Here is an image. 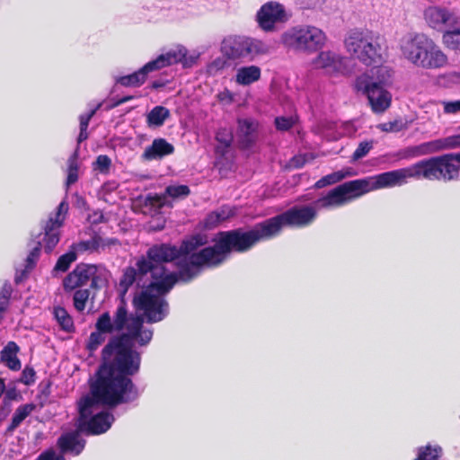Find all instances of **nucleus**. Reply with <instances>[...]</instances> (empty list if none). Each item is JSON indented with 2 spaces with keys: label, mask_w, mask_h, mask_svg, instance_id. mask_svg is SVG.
Instances as JSON below:
<instances>
[{
  "label": "nucleus",
  "mask_w": 460,
  "mask_h": 460,
  "mask_svg": "<svg viewBox=\"0 0 460 460\" xmlns=\"http://www.w3.org/2000/svg\"><path fill=\"white\" fill-rule=\"evenodd\" d=\"M137 366H134L128 357L122 355L114 362L104 363L94 379L90 382V393L77 402L79 430L86 436H97L110 429L114 416L107 411L93 414L97 406L110 409L129 403L139 397V392L132 380Z\"/></svg>",
  "instance_id": "f257e3e1"
},
{
  "label": "nucleus",
  "mask_w": 460,
  "mask_h": 460,
  "mask_svg": "<svg viewBox=\"0 0 460 460\" xmlns=\"http://www.w3.org/2000/svg\"><path fill=\"white\" fill-rule=\"evenodd\" d=\"M95 332H91L85 348L93 353L106 340V334L118 332L111 337L101 352V364L95 373H98L104 363L114 362L122 355L128 357L133 365L137 366L136 374L140 370L141 354L134 349L137 342L138 346L144 347L150 343L154 332L152 329L144 328V320L137 314H128L127 304L122 299L116 308L111 320L109 312L99 315L95 323Z\"/></svg>",
  "instance_id": "f03ea898"
},
{
  "label": "nucleus",
  "mask_w": 460,
  "mask_h": 460,
  "mask_svg": "<svg viewBox=\"0 0 460 460\" xmlns=\"http://www.w3.org/2000/svg\"><path fill=\"white\" fill-rule=\"evenodd\" d=\"M215 243L206 246L189 254H181L177 259L176 272L166 273V262H158L156 274L150 273L154 281L146 288L155 290L160 296L168 293L178 281L189 283L199 276L204 268L214 269L221 266L227 261L233 252L224 231L217 234Z\"/></svg>",
  "instance_id": "7ed1b4c3"
},
{
  "label": "nucleus",
  "mask_w": 460,
  "mask_h": 460,
  "mask_svg": "<svg viewBox=\"0 0 460 460\" xmlns=\"http://www.w3.org/2000/svg\"><path fill=\"white\" fill-rule=\"evenodd\" d=\"M316 216V209L312 206H294L283 213L255 224L249 230L238 227L224 233L233 252L244 253L259 243L279 236L285 226L302 228L311 225Z\"/></svg>",
  "instance_id": "20e7f679"
},
{
  "label": "nucleus",
  "mask_w": 460,
  "mask_h": 460,
  "mask_svg": "<svg viewBox=\"0 0 460 460\" xmlns=\"http://www.w3.org/2000/svg\"><path fill=\"white\" fill-rule=\"evenodd\" d=\"M208 243V236L204 233H196L186 236L181 240L180 246L169 243L154 244L146 252V255L139 257L135 267L128 266L123 270L119 279V288L122 293L128 292V288L135 283L139 282L148 273L156 272L158 262H172L181 254H189L191 252L205 246Z\"/></svg>",
  "instance_id": "39448f33"
},
{
  "label": "nucleus",
  "mask_w": 460,
  "mask_h": 460,
  "mask_svg": "<svg viewBox=\"0 0 460 460\" xmlns=\"http://www.w3.org/2000/svg\"><path fill=\"white\" fill-rule=\"evenodd\" d=\"M399 169L385 172L379 174L356 179L343 182L314 201L319 208H331L343 206L368 192L402 185Z\"/></svg>",
  "instance_id": "423d86ee"
},
{
  "label": "nucleus",
  "mask_w": 460,
  "mask_h": 460,
  "mask_svg": "<svg viewBox=\"0 0 460 460\" xmlns=\"http://www.w3.org/2000/svg\"><path fill=\"white\" fill-rule=\"evenodd\" d=\"M401 51L405 59L423 69H440L448 63L441 48L424 33H413L403 39Z\"/></svg>",
  "instance_id": "0eeeda50"
},
{
  "label": "nucleus",
  "mask_w": 460,
  "mask_h": 460,
  "mask_svg": "<svg viewBox=\"0 0 460 460\" xmlns=\"http://www.w3.org/2000/svg\"><path fill=\"white\" fill-rule=\"evenodd\" d=\"M454 161L460 164V153L424 159L411 166L401 168L399 172L403 184L407 182L409 178L452 181L456 179L459 173V167L454 164Z\"/></svg>",
  "instance_id": "6e6552de"
},
{
  "label": "nucleus",
  "mask_w": 460,
  "mask_h": 460,
  "mask_svg": "<svg viewBox=\"0 0 460 460\" xmlns=\"http://www.w3.org/2000/svg\"><path fill=\"white\" fill-rule=\"evenodd\" d=\"M346 49L362 64L377 66L384 60L386 40L378 32L368 30H352L344 40Z\"/></svg>",
  "instance_id": "1a4fd4ad"
},
{
  "label": "nucleus",
  "mask_w": 460,
  "mask_h": 460,
  "mask_svg": "<svg viewBox=\"0 0 460 460\" xmlns=\"http://www.w3.org/2000/svg\"><path fill=\"white\" fill-rule=\"evenodd\" d=\"M325 41V33L313 25L293 26L280 36V44L287 50L297 53H314L324 46Z\"/></svg>",
  "instance_id": "9d476101"
},
{
  "label": "nucleus",
  "mask_w": 460,
  "mask_h": 460,
  "mask_svg": "<svg viewBox=\"0 0 460 460\" xmlns=\"http://www.w3.org/2000/svg\"><path fill=\"white\" fill-rule=\"evenodd\" d=\"M269 51V46L262 40L242 35H229L221 42V52L229 60L252 62Z\"/></svg>",
  "instance_id": "9b49d317"
},
{
  "label": "nucleus",
  "mask_w": 460,
  "mask_h": 460,
  "mask_svg": "<svg viewBox=\"0 0 460 460\" xmlns=\"http://www.w3.org/2000/svg\"><path fill=\"white\" fill-rule=\"evenodd\" d=\"M355 88L367 95L372 111L375 113H383L391 105L392 95L380 83L372 81L367 75L357 77Z\"/></svg>",
  "instance_id": "f8f14e48"
},
{
  "label": "nucleus",
  "mask_w": 460,
  "mask_h": 460,
  "mask_svg": "<svg viewBox=\"0 0 460 460\" xmlns=\"http://www.w3.org/2000/svg\"><path fill=\"white\" fill-rule=\"evenodd\" d=\"M152 291L146 288L133 298L135 308L143 312L141 316H145L149 323L162 321L166 316L168 307L167 302L159 294H152Z\"/></svg>",
  "instance_id": "ddd939ff"
},
{
  "label": "nucleus",
  "mask_w": 460,
  "mask_h": 460,
  "mask_svg": "<svg viewBox=\"0 0 460 460\" xmlns=\"http://www.w3.org/2000/svg\"><path fill=\"white\" fill-rule=\"evenodd\" d=\"M75 427V430L65 432L58 438L57 446L61 455H57L54 450L49 449L42 452L35 460H38L46 454L50 456L52 460H58L60 458L66 460L63 455L68 453L74 456L80 455L85 447L86 440L81 437L83 431L79 430L76 423Z\"/></svg>",
  "instance_id": "4468645a"
},
{
  "label": "nucleus",
  "mask_w": 460,
  "mask_h": 460,
  "mask_svg": "<svg viewBox=\"0 0 460 460\" xmlns=\"http://www.w3.org/2000/svg\"><path fill=\"white\" fill-rule=\"evenodd\" d=\"M67 210L68 204L66 201L60 202L55 216L49 217L42 225L44 231L42 242L47 253H50L60 241V228L63 226Z\"/></svg>",
  "instance_id": "2eb2a0df"
},
{
  "label": "nucleus",
  "mask_w": 460,
  "mask_h": 460,
  "mask_svg": "<svg viewBox=\"0 0 460 460\" xmlns=\"http://www.w3.org/2000/svg\"><path fill=\"white\" fill-rule=\"evenodd\" d=\"M288 20L284 5L275 1L265 3L256 13L259 27L266 32L274 31L277 23H284Z\"/></svg>",
  "instance_id": "dca6fc26"
},
{
  "label": "nucleus",
  "mask_w": 460,
  "mask_h": 460,
  "mask_svg": "<svg viewBox=\"0 0 460 460\" xmlns=\"http://www.w3.org/2000/svg\"><path fill=\"white\" fill-rule=\"evenodd\" d=\"M95 272L96 267L94 265L85 263L77 264L75 268L64 278V290L66 292H71L85 285Z\"/></svg>",
  "instance_id": "f3484780"
},
{
  "label": "nucleus",
  "mask_w": 460,
  "mask_h": 460,
  "mask_svg": "<svg viewBox=\"0 0 460 460\" xmlns=\"http://www.w3.org/2000/svg\"><path fill=\"white\" fill-rule=\"evenodd\" d=\"M425 20L434 29L453 27L457 23V18L447 8L429 6L424 13Z\"/></svg>",
  "instance_id": "a211bd4d"
},
{
  "label": "nucleus",
  "mask_w": 460,
  "mask_h": 460,
  "mask_svg": "<svg viewBox=\"0 0 460 460\" xmlns=\"http://www.w3.org/2000/svg\"><path fill=\"white\" fill-rule=\"evenodd\" d=\"M457 146H460V135L452 136L445 139H438L426 142L416 146H411L408 148V152L411 156H418L437 152L445 148H455Z\"/></svg>",
  "instance_id": "6ab92c4d"
},
{
  "label": "nucleus",
  "mask_w": 460,
  "mask_h": 460,
  "mask_svg": "<svg viewBox=\"0 0 460 460\" xmlns=\"http://www.w3.org/2000/svg\"><path fill=\"white\" fill-rule=\"evenodd\" d=\"M186 55L187 49L184 47H177L170 49L166 53L159 55L155 59L148 63L151 65L153 71L178 63H182L183 66H190V64L187 61Z\"/></svg>",
  "instance_id": "aec40b11"
},
{
  "label": "nucleus",
  "mask_w": 460,
  "mask_h": 460,
  "mask_svg": "<svg viewBox=\"0 0 460 460\" xmlns=\"http://www.w3.org/2000/svg\"><path fill=\"white\" fill-rule=\"evenodd\" d=\"M174 146L166 139L159 137L155 138L150 146H148L141 155L143 161H153L162 159L164 156L172 155Z\"/></svg>",
  "instance_id": "412c9836"
},
{
  "label": "nucleus",
  "mask_w": 460,
  "mask_h": 460,
  "mask_svg": "<svg viewBox=\"0 0 460 460\" xmlns=\"http://www.w3.org/2000/svg\"><path fill=\"white\" fill-rule=\"evenodd\" d=\"M239 147L243 150L250 149L256 142V126L251 119L238 120Z\"/></svg>",
  "instance_id": "4be33fe9"
},
{
  "label": "nucleus",
  "mask_w": 460,
  "mask_h": 460,
  "mask_svg": "<svg viewBox=\"0 0 460 460\" xmlns=\"http://www.w3.org/2000/svg\"><path fill=\"white\" fill-rule=\"evenodd\" d=\"M154 72L151 65L147 62L145 66L135 71L132 74L119 76L116 78V84H119L124 87H139L143 85L149 73Z\"/></svg>",
  "instance_id": "5701e85b"
},
{
  "label": "nucleus",
  "mask_w": 460,
  "mask_h": 460,
  "mask_svg": "<svg viewBox=\"0 0 460 460\" xmlns=\"http://www.w3.org/2000/svg\"><path fill=\"white\" fill-rule=\"evenodd\" d=\"M19 346L14 341H9L1 350V362L13 371L21 369L22 364L17 358Z\"/></svg>",
  "instance_id": "b1692460"
},
{
  "label": "nucleus",
  "mask_w": 460,
  "mask_h": 460,
  "mask_svg": "<svg viewBox=\"0 0 460 460\" xmlns=\"http://www.w3.org/2000/svg\"><path fill=\"white\" fill-rule=\"evenodd\" d=\"M261 70L259 66L252 65L237 69L235 82L241 85H250L260 80Z\"/></svg>",
  "instance_id": "393cba45"
},
{
  "label": "nucleus",
  "mask_w": 460,
  "mask_h": 460,
  "mask_svg": "<svg viewBox=\"0 0 460 460\" xmlns=\"http://www.w3.org/2000/svg\"><path fill=\"white\" fill-rule=\"evenodd\" d=\"M36 409L34 403H25L20 405L14 411L11 423L7 426L4 434L13 435L14 430L22 422Z\"/></svg>",
  "instance_id": "a878e982"
},
{
  "label": "nucleus",
  "mask_w": 460,
  "mask_h": 460,
  "mask_svg": "<svg viewBox=\"0 0 460 460\" xmlns=\"http://www.w3.org/2000/svg\"><path fill=\"white\" fill-rule=\"evenodd\" d=\"M52 313L61 330L66 332H75L74 320L65 307L60 305L54 306Z\"/></svg>",
  "instance_id": "bb28decb"
},
{
  "label": "nucleus",
  "mask_w": 460,
  "mask_h": 460,
  "mask_svg": "<svg viewBox=\"0 0 460 460\" xmlns=\"http://www.w3.org/2000/svg\"><path fill=\"white\" fill-rule=\"evenodd\" d=\"M119 243V240L116 238H102L101 235L94 234L91 239L82 242L80 243L85 250L98 251L100 249L104 250L106 247L116 245Z\"/></svg>",
  "instance_id": "cd10ccee"
},
{
  "label": "nucleus",
  "mask_w": 460,
  "mask_h": 460,
  "mask_svg": "<svg viewBox=\"0 0 460 460\" xmlns=\"http://www.w3.org/2000/svg\"><path fill=\"white\" fill-rule=\"evenodd\" d=\"M170 117V111L164 106L154 107L146 115V124L149 127L159 128Z\"/></svg>",
  "instance_id": "c85d7f7f"
},
{
  "label": "nucleus",
  "mask_w": 460,
  "mask_h": 460,
  "mask_svg": "<svg viewBox=\"0 0 460 460\" xmlns=\"http://www.w3.org/2000/svg\"><path fill=\"white\" fill-rule=\"evenodd\" d=\"M79 147L75 150V152L70 155L67 160V170H66V188H69L71 185L75 184L79 178V164H78V156H79Z\"/></svg>",
  "instance_id": "c756f323"
},
{
  "label": "nucleus",
  "mask_w": 460,
  "mask_h": 460,
  "mask_svg": "<svg viewBox=\"0 0 460 460\" xmlns=\"http://www.w3.org/2000/svg\"><path fill=\"white\" fill-rule=\"evenodd\" d=\"M232 215V213L226 211L225 208H222L220 210L212 211L203 219V227L206 229H213L221 222L229 218Z\"/></svg>",
  "instance_id": "7c9ffc66"
},
{
  "label": "nucleus",
  "mask_w": 460,
  "mask_h": 460,
  "mask_svg": "<svg viewBox=\"0 0 460 460\" xmlns=\"http://www.w3.org/2000/svg\"><path fill=\"white\" fill-rule=\"evenodd\" d=\"M443 35V44L451 49H457L460 51V29L453 27H447Z\"/></svg>",
  "instance_id": "2f4dec72"
},
{
  "label": "nucleus",
  "mask_w": 460,
  "mask_h": 460,
  "mask_svg": "<svg viewBox=\"0 0 460 460\" xmlns=\"http://www.w3.org/2000/svg\"><path fill=\"white\" fill-rule=\"evenodd\" d=\"M77 259V253L74 250L62 254L57 261L53 269L54 271L66 272L70 268L71 264Z\"/></svg>",
  "instance_id": "473e14b6"
},
{
  "label": "nucleus",
  "mask_w": 460,
  "mask_h": 460,
  "mask_svg": "<svg viewBox=\"0 0 460 460\" xmlns=\"http://www.w3.org/2000/svg\"><path fill=\"white\" fill-rule=\"evenodd\" d=\"M89 289H77L73 296V304L78 312H83L85 309L86 302L89 299Z\"/></svg>",
  "instance_id": "72a5a7b5"
},
{
  "label": "nucleus",
  "mask_w": 460,
  "mask_h": 460,
  "mask_svg": "<svg viewBox=\"0 0 460 460\" xmlns=\"http://www.w3.org/2000/svg\"><path fill=\"white\" fill-rule=\"evenodd\" d=\"M344 177H345V174L341 171L327 174V175L322 177L320 180H318L314 183V188L322 189L328 185L334 184L336 182L341 181Z\"/></svg>",
  "instance_id": "f704fd0d"
},
{
  "label": "nucleus",
  "mask_w": 460,
  "mask_h": 460,
  "mask_svg": "<svg viewBox=\"0 0 460 460\" xmlns=\"http://www.w3.org/2000/svg\"><path fill=\"white\" fill-rule=\"evenodd\" d=\"M165 194L172 199L186 198L190 190L187 185H169L165 188Z\"/></svg>",
  "instance_id": "c9c22d12"
},
{
  "label": "nucleus",
  "mask_w": 460,
  "mask_h": 460,
  "mask_svg": "<svg viewBox=\"0 0 460 460\" xmlns=\"http://www.w3.org/2000/svg\"><path fill=\"white\" fill-rule=\"evenodd\" d=\"M41 247H42V244L39 241L36 243V245L29 252V254L25 260V270H31L36 266V263L40 255Z\"/></svg>",
  "instance_id": "e433bc0d"
},
{
  "label": "nucleus",
  "mask_w": 460,
  "mask_h": 460,
  "mask_svg": "<svg viewBox=\"0 0 460 460\" xmlns=\"http://www.w3.org/2000/svg\"><path fill=\"white\" fill-rule=\"evenodd\" d=\"M216 140L217 145H226V146H232L234 141V135L232 129L228 128H220L216 133Z\"/></svg>",
  "instance_id": "4c0bfd02"
},
{
  "label": "nucleus",
  "mask_w": 460,
  "mask_h": 460,
  "mask_svg": "<svg viewBox=\"0 0 460 460\" xmlns=\"http://www.w3.org/2000/svg\"><path fill=\"white\" fill-rule=\"evenodd\" d=\"M337 57L330 51L321 52L316 59V64L321 67H332L335 66Z\"/></svg>",
  "instance_id": "58836bf2"
},
{
  "label": "nucleus",
  "mask_w": 460,
  "mask_h": 460,
  "mask_svg": "<svg viewBox=\"0 0 460 460\" xmlns=\"http://www.w3.org/2000/svg\"><path fill=\"white\" fill-rule=\"evenodd\" d=\"M373 148V141H362L358 144V147L352 154V160L358 161L363 157H365L369 151Z\"/></svg>",
  "instance_id": "ea45409f"
},
{
  "label": "nucleus",
  "mask_w": 460,
  "mask_h": 460,
  "mask_svg": "<svg viewBox=\"0 0 460 460\" xmlns=\"http://www.w3.org/2000/svg\"><path fill=\"white\" fill-rule=\"evenodd\" d=\"M94 169L98 170L101 173H108L111 165V158L106 155H100L94 162Z\"/></svg>",
  "instance_id": "a19ab883"
},
{
  "label": "nucleus",
  "mask_w": 460,
  "mask_h": 460,
  "mask_svg": "<svg viewBox=\"0 0 460 460\" xmlns=\"http://www.w3.org/2000/svg\"><path fill=\"white\" fill-rule=\"evenodd\" d=\"M35 377H36V372H35L34 368L30 366H25V367L23 368V370L22 372L20 381H21V383H22L26 385H31L35 383V379H36Z\"/></svg>",
  "instance_id": "79ce46f5"
},
{
  "label": "nucleus",
  "mask_w": 460,
  "mask_h": 460,
  "mask_svg": "<svg viewBox=\"0 0 460 460\" xmlns=\"http://www.w3.org/2000/svg\"><path fill=\"white\" fill-rule=\"evenodd\" d=\"M294 125V120L289 117H277L275 119V126L278 130L287 131Z\"/></svg>",
  "instance_id": "37998d69"
},
{
  "label": "nucleus",
  "mask_w": 460,
  "mask_h": 460,
  "mask_svg": "<svg viewBox=\"0 0 460 460\" xmlns=\"http://www.w3.org/2000/svg\"><path fill=\"white\" fill-rule=\"evenodd\" d=\"M379 128L385 132H399L404 128V124L400 120H394L383 123Z\"/></svg>",
  "instance_id": "c03bdc74"
},
{
  "label": "nucleus",
  "mask_w": 460,
  "mask_h": 460,
  "mask_svg": "<svg viewBox=\"0 0 460 460\" xmlns=\"http://www.w3.org/2000/svg\"><path fill=\"white\" fill-rule=\"evenodd\" d=\"M227 63L226 60H225L222 58H217L214 59L208 66V71L210 73H217L222 69H224L226 66Z\"/></svg>",
  "instance_id": "a18cd8bd"
},
{
  "label": "nucleus",
  "mask_w": 460,
  "mask_h": 460,
  "mask_svg": "<svg viewBox=\"0 0 460 460\" xmlns=\"http://www.w3.org/2000/svg\"><path fill=\"white\" fill-rule=\"evenodd\" d=\"M11 401H12L11 397L5 396L1 402L0 416H2L3 418L7 417L12 411V402Z\"/></svg>",
  "instance_id": "49530a36"
},
{
  "label": "nucleus",
  "mask_w": 460,
  "mask_h": 460,
  "mask_svg": "<svg viewBox=\"0 0 460 460\" xmlns=\"http://www.w3.org/2000/svg\"><path fill=\"white\" fill-rule=\"evenodd\" d=\"M444 111L446 113H456L460 111V101L445 102Z\"/></svg>",
  "instance_id": "de8ad7c7"
},
{
  "label": "nucleus",
  "mask_w": 460,
  "mask_h": 460,
  "mask_svg": "<svg viewBox=\"0 0 460 460\" xmlns=\"http://www.w3.org/2000/svg\"><path fill=\"white\" fill-rule=\"evenodd\" d=\"M166 196L167 195L165 193L163 195L155 194L154 196H148L147 199L150 201L152 205L163 207L164 205V199Z\"/></svg>",
  "instance_id": "09e8293b"
},
{
  "label": "nucleus",
  "mask_w": 460,
  "mask_h": 460,
  "mask_svg": "<svg viewBox=\"0 0 460 460\" xmlns=\"http://www.w3.org/2000/svg\"><path fill=\"white\" fill-rule=\"evenodd\" d=\"M230 148L231 146H226V145H217L215 147V153L217 156L224 158L229 153Z\"/></svg>",
  "instance_id": "8fccbe9b"
},
{
  "label": "nucleus",
  "mask_w": 460,
  "mask_h": 460,
  "mask_svg": "<svg viewBox=\"0 0 460 460\" xmlns=\"http://www.w3.org/2000/svg\"><path fill=\"white\" fill-rule=\"evenodd\" d=\"M12 291L13 289L11 285L5 283L1 288L0 296H4L6 299L9 300L12 295Z\"/></svg>",
  "instance_id": "3c124183"
},
{
  "label": "nucleus",
  "mask_w": 460,
  "mask_h": 460,
  "mask_svg": "<svg viewBox=\"0 0 460 460\" xmlns=\"http://www.w3.org/2000/svg\"><path fill=\"white\" fill-rule=\"evenodd\" d=\"M80 120V128H88L89 122L91 119L86 114H82L79 118Z\"/></svg>",
  "instance_id": "603ef678"
},
{
  "label": "nucleus",
  "mask_w": 460,
  "mask_h": 460,
  "mask_svg": "<svg viewBox=\"0 0 460 460\" xmlns=\"http://www.w3.org/2000/svg\"><path fill=\"white\" fill-rule=\"evenodd\" d=\"M8 304H9L8 299H6L4 296H0V319L2 318V314L7 308Z\"/></svg>",
  "instance_id": "864d4df0"
},
{
  "label": "nucleus",
  "mask_w": 460,
  "mask_h": 460,
  "mask_svg": "<svg viewBox=\"0 0 460 460\" xmlns=\"http://www.w3.org/2000/svg\"><path fill=\"white\" fill-rule=\"evenodd\" d=\"M87 138H88L87 128H84V129L80 128V132H79V135L77 137V144L79 145L80 143L86 140Z\"/></svg>",
  "instance_id": "5fc2aeb1"
},
{
  "label": "nucleus",
  "mask_w": 460,
  "mask_h": 460,
  "mask_svg": "<svg viewBox=\"0 0 460 460\" xmlns=\"http://www.w3.org/2000/svg\"><path fill=\"white\" fill-rule=\"evenodd\" d=\"M167 82L163 80H155L151 83L152 89H160L165 86Z\"/></svg>",
  "instance_id": "6e6d98bb"
},
{
  "label": "nucleus",
  "mask_w": 460,
  "mask_h": 460,
  "mask_svg": "<svg viewBox=\"0 0 460 460\" xmlns=\"http://www.w3.org/2000/svg\"><path fill=\"white\" fill-rule=\"evenodd\" d=\"M91 280V288H98V281L100 280V277L96 276V272L92 275L90 278Z\"/></svg>",
  "instance_id": "4d7b16f0"
},
{
  "label": "nucleus",
  "mask_w": 460,
  "mask_h": 460,
  "mask_svg": "<svg viewBox=\"0 0 460 460\" xmlns=\"http://www.w3.org/2000/svg\"><path fill=\"white\" fill-rule=\"evenodd\" d=\"M123 104L122 102H121V98L118 99V100H115L112 102V103H111L108 107H107V110H111V109H114L119 105Z\"/></svg>",
  "instance_id": "13d9d810"
},
{
  "label": "nucleus",
  "mask_w": 460,
  "mask_h": 460,
  "mask_svg": "<svg viewBox=\"0 0 460 460\" xmlns=\"http://www.w3.org/2000/svg\"><path fill=\"white\" fill-rule=\"evenodd\" d=\"M102 106V103H98L97 106L95 108H93V110H91L88 113H85L87 116H89V118L92 119V118L95 115V113L97 112V111L101 108Z\"/></svg>",
  "instance_id": "bf43d9fd"
},
{
  "label": "nucleus",
  "mask_w": 460,
  "mask_h": 460,
  "mask_svg": "<svg viewBox=\"0 0 460 460\" xmlns=\"http://www.w3.org/2000/svg\"><path fill=\"white\" fill-rule=\"evenodd\" d=\"M26 278H27V276H15L14 282L16 284H19V283L22 282Z\"/></svg>",
  "instance_id": "052dcab7"
},
{
  "label": "nucleus",
  "mask_w": 460,
  "mask_h": 460,
  "mask_svg": "<svg viewBox=\"0 0 460 460\" xmlns=\"http://www.w3.org/2000/svg\"><path fill=\"white\" fill-rule=\"evenodd\" d=\"M133 99H134V96L127 95V96H124V97L121 98V102H122V103H125V102H129V101H131Z\"/></svg>",
  "instance_id": "680f3d73"
},
{
  "label": "nucleus",
  "mask_w": 460,
  "mask_h": 460,
  "mask_svg": "<svg viewBox=\"0 0 460 460\" xmlns=\"http://www.w3.org/2000/svg\"><path fill=\"white\" fill-rule=\"evenodd\" d=\"M38 460H52V459H51L50 456L46 454V455L41 456ZM58 460H63V459L60 458Z\"/></svg>",
  "instance_id": "e2e57ef3"
},
{
  "label": "nucleus",
  "mask_w": 460,
  "mask_h": 460,
  "mask_svg": "<svg viewBox=\"0 0 460 460\" xmlns=\"http://www.w3.org/2000/svg\"><path fill=\"white\" fill-rule=\"evenodd\" d=\"M303 164H304V163H298V162H297V163L296 164V167H301V166H303Z\"/></svg>",
  "instance_id": "0e129e2a"
},
{
  "label": "nucleus",
  "mask_w": 460,
  "mask_h": 460,
  "mask_svg": "<svg viewBox=\"0 0 460 460\" xmlns=\"http://www.w3.org/2000/svg\"><path fill=\"white\" fill-rule=\"evenodd\" d=\"M384 70H385L386 72H388V71L386 70V68H385V67H379V68H378V72H381V71H384Z\"/></svg>",
  "instance_id": "69168bd1"
},
{
  "label": "nucleus",
  "mask_w": 460,
  "mask_h": 460,
  "mask_svg": "<svg viewBox=\"0 0 460 460\" xmlns=\"http://www.w3.org/2000/svg\"><path fill=\"white\" fill-rule=\"evenodd\" d=\"M102 219H103V216H102V215H101V216H100V221H102Z\"/></svg>",
  "instance_id": "338daca9"
}]
</instances>
